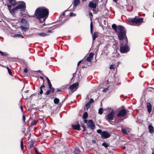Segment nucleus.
Instances as JSON below:
<instances>
[{
  "label": "nucleus",
  "mask_w": 154,
  "mask_h": 154,
  "mask_svg": "<svg viewBox=\"0 0 154 154\" xmlns=\"http://www.w3.org/2000/svg\"><path fill=\"white\" fill-rule=\"evenodd\" d=\"M125 38V42L121 41L120 42V51L122 53L128 52L129 51V49L127 45V39L126 37Z\"/></svg>",
  "instance_id": "nucleus-4"
},
{
  "label": "nucleus",
  "mask_w": 154,
  "mask_h": 154,
  "mask_svg": "<svg viewBox=\"0 0 154 154\" xmlns=\"http://www.w3.org/2000/svg\"><path fill=\"white\" fill-rule=\"evenodd\" d=\"M82 126V128H83V131H86L87 130L86 129V126Z\"/></svg>",
  "instance_id": "nucleus-47"
},
{
  "label": "nucleus",
  "mask_w": 154,
  "mask_h": 154,
  "mask_svg": "<svg viewBox=\"0 0 154 154\" xmlns=\"http://www.w3.org/2000/svg\"><path fill=\"white\" fill-rule=\"evenodd\" d=\"M46 79L48 82L50 81L49 79L48 78V77H46Z\"/></svg>",
  "instance_id": "nucleus-56"
},
{
  "label": "nucleus",
  "mask_w": 154,
  "mask_h": 154,
  "mask_svg": "<svg viewBox=\"0 0 154 154\" xmlns=\"http://www.w3.org/2000/svg\"><path fill=\"white\" fill-rule=\"evenodd\" d=\"M20 27L24 31L26 32L29 29V24L26 19H22L20 21Z\"/></svg>",
  "instance_id": "nucleus-6"
},
{
  "label": "nucleus",
  "mask_w": 154,
  "mask_h": 154,
  "mask_svg": "<svg viewBox=\"0 0 154 154\" xmlns=\"http://www.w3.org/2000/svg\"><path fill=\"white\" fill-rule=\"evenodd\" d=\"M94 100H93V99L92 98H91L90 100L88 102L91 104V103H93L94 102Z\"/></svg>",
  "instance_id": "nucleus-41"
},
{
  "label": "nucleus",
  "mask_w": 154,
  "mask_h": 154,
  "mask_svg": "<svg viewBox=\"0 0 154 154\" xmlns=\"http://www.w3.org/2000/svg\"><path fill=\"white\" fill-rule=\"evenodd\" d=\"M28 92H29V90H27L26 91H25V92L26 93H28Z\"/></svg>",
  "instance_id": "nucleus-64"
},
{
  "label": "nucleus",
  "mask_w": 154,
  "mask_h": 154,
  "mask_svg": "<svg viewBox=\"0 0 154 154\" xmlns=\"http://www.w3.org/2000/svg\"><path fill=\"white\" fill-rule=\"evenodd\" d=\"M89 15L90 16H93V14H92L91 12L89 13Z\"/></svg>",
  "instance_id": "nucleus-61"
},
{
  "label": "nucleus",
  "mask_w": 154,
  "mask_h": 154,
  "mask_svg": "<svg viewBox=\"0 0 154 154\" xmlns=\"http://www.w3.org/2000/svg\"><path fill=\"white\" fill-rule=\"evenodd\" d=\"M143 18L136 17L133 18L129 19V21L131 22L130 24L134 26H138L140 25L142 23L143 20Z\"/></svg>",
  "instance_id": "nucleus-5"
},
{
  "label": "nucleus",
  "mask_w": 154,
  "mask_h": 154,
  "mask_svg": "<svg viewBox=\"0 0 154 154\" xmlns=\"http://www.w3.org/2000/svg\"><path fill=\"white\" fill-rule=\"evenodd\" d=\"M108 89H109L108 87H107L106 88H104L103 90V92H106L107 91V90H108Z\"/></svg>",
  "instance_id": "nucleus-40"
},
{
  "label": "nucleus",
  "mask_w": 154,
  "mask_h": 154,
  "mask_svg": "<svg viewBox=\"0 0 154 154\" xmlns=\"http://www.w3.org/2000/svg\"><path fill=\"white\" fill-rule=\"evenodd\" d=\"M94 56V54L92 53H91L89 55L88 57H90L92 59L93 57Z\"/></svg>",
  "instance_id": "nucleus-34"
},
{
  "label": "nucleus",
  "mask_w": 154,
  "mask_h": 154,
  "mask_svg": "<svg viewBox=\"0 0 154 154\" xmlns=\"http://www.w3.org/2000/svg\"><path fill=\"white\" fill-rule=\"evenodd\" d=\"M69 15L70 17H72V16L74 17L76 16V14H75L74 13H70L69 14Z\"/></svg>",
  "instance_id": "nucleus-39"
},
{
  "label": "nucleus",
  "mask_w": 154,
  "mask_h": 154,
  "mask_svg": "<svg viewBox=\"0 0 154 154\" xmlns=\"http://www.w3.org/2000/svg\"><path fill=\"white\" fill-rule=\"evenodd\" d=\"M93 36V38L92 39L93 41H94L95 40V39L98 36V34L97 32H94L93 35H92Z\"/></svg>",
  "instance_id": "nucleus-20"
},
{
  "label": "nucleus",
  "mask_w": 154,
  "mask_h": 154,
  "mask_svg": "<svg viewBox=\"0 0 154 154\" xmlns=\"http://www.w3.org/2000/svg\"><path fill=\"white\" fill-rule=\"evenodd\" d=\"M8 72L9 75H12V72L10 69H8Z\"/></svg>",
  "instance_id": "nucleus-42"
},
{
  "label": "nucleus",
  "mask_w": 154,
  "mask_h": 154,
  "mask_svg": "<svg viewBox=\"0 0 154 154\" xmlns=\"http://www.w3.org/2000/svg\"><path fill=\"white\" fill-rule=\"evenodd\" d=\"M40 91L39 93L40 94H42L43 93V91L42 88H40Z\"/></svg>",
  "instance_id": "nucleus-45"
},
{
  "label": "nucleus",
  "mask_w": 154,
  "mask_h": 154,
  "mask_svg": "<svg viewBox=\"0 0 154 154\" xmlns=\"http://www.w3.org/2000/svg\"><path fill=\"white\" fill-rule=\"evenodd\" d=\"M40 78L41 79H42V80H43V83H44V82H45V80H44V79L42 77V76H40Z\"/></svg>",
  "instance_id": "nucleus-52"
},
{
  "label": "nucleus",
  "mask_w": 154,
  "mask_h": 154,
  "mask_svg": "<svg viewBox=\"0 0 154 154\" xmlns=\"http://www.w3.org/2000/svg\"><path fill=\"white\" fill-rule=\"evenodd\" d=\"M81 61H82V60H80L79 61L78 63V64H77V65L78 66H79V65L80 64V63H81Z\"/></svg>",
  "instance_id": "nucleus-54"
},
{
  "label": "nucleus",
  "mask_w": 154,
  "mask_h": 154,
  "mask_svg": "<svg viewBox=\"0 0 154 154\" xmlns=\"http://www.w3.org/2000/svg\"><path fill=\"white\" fill-rule=\"evenodd\" d=\"M96 3V4H97L98 2V0H93L92 1Z\"/></svg>",
  "instance_id": "nucleus-48"
},
{
  "label": "nucleus",
  "mask_w": 154,
  "mask_h": 154,
  "mask_svg": "<svg viewBox=\"0 0 154 154\" xmlns=\"http://www.w3.org/2000/svg\"><path fill=\"white\" fill-rule=\"evenodd\" d=\"M78 85L79 84L78 82L75 83L73 84L72 85H70L69 88L70 89H71L72 90H73L74 91L78 88L77 87Z\"/></svg>",
  "instance_id": "nucleus-10"
},
{
  "label": "nucleus",
  "mask_w": 154,
  "mask_h": 154,
  "mask_svg": "<svg viewBox=\"0 0 154 154\" xmlns=\"http://www.w3.org/2000/svg\"><path fill=\"white\" fill-rule=\"evenodd\" d=\"M149 132L151 134L154 133V128L153 126H149Z\"/></svg>",
  "instance_id": "nucleus-15"
},
{
  "label": "nucleus",
  "mask_w": 154,
  "mask_h": 154,
  "mask_svg": "<svg viewBox=\"0 0 154 154\" xmlns=\"http://www.w3.org/2000/svg\"><path fill=\"white\" fill-rule=\"evenodd\" d=\"M34 144V142L32 141L30 142V148H31L32 147H34L33 146V144Z\"/></svg>",
  "instance_id": "nucleus-30"
},
{
  "label": "nucleus",
  "mask_w": 154,
  "mask_h": 154,
  "mask_svg": "<svg viewBox=\"0 0 154 154\" xmlns=\"http://www.w3.org/2000/svg\"><path fill=\"white\" fill-rule=\"evenodd\" d=\"M97 132L98 133L101 134V133L102 132V130L100 129H98L97 130Z\"/></svg>",
  "instance_id": "nucleus-43"
},
{
  "label": "nucleus",
  "mask_w": 154,
  "mask_h": 154,
  "mask_svg": "<svg viewBox=\"0 0 154 154\" xmlns=\"http://www.w3.org/2000/svg\"><path fill=\"white\" fill-rule=\"evenodd\" d=\"M122 132L125 134H126L128 135V134L129 133V130L128 129H126L123 127L122 128Z\"/></svg>",
  "instance_id": "nucleus-14"
},
{
  "label": "nucleus",
  "mask_w": 154,
  "mask_h": 154,
  "mask_svg": "<svg viewBox=\"0 0 154 154\" xmlns=\"http://www.w3.org/2000/svg\"><path fill=\"white\" fill-rule=\"evenodd\" d=\"M110 136V133L107 131H103L101 133V137L103 139L109 138Z\"/></svg>",
  "instance_id": "nucleus-9"
},
{
  "label": "nucleus",
  "mask_w": 154,
  "mask_h": 154,
  "mask_svg": "<svg viewBox=\"0 0 154 154\" xmlns=\"http://www.w3.org/2000/svg\"><path fill=\"white\" fill-rule=\"evenodd\" d=\"M20 146L21 149L23 150L24 148V146L23 145V142L22 139L20 142Z\"/></svg>",
  "instance_id": "nucleus-27"
},
{
  "label": "nucleus",
  "mask_w": 154,
  "mask_h": 154,
  "mask_svg": "<svg viewBox=\"0 0 154 154\" xmlns=\"http://www.w3.org/2000/svg\"><path fill=\"white\" fill-rule=\"evenodd\" d=\"M45 87V86L44 85V83H43V85H42V86H41L40 87V88H44Z\"/></svg>",
  "instance_id": "nucleus-53"
},
{
  "label": "nucleus",
  "mask_w": 154,
  "mask_h": 154,
  "mask_svg": "<svg viewBox=\"0 0 154 154\" xmlns=\"http://www.w3.org/2000/svg\"><path fill=\"white\" fill-rule=\"evenodd\" d=\"M20 109H21V111L22 112H23V107H22V106H20Z\"/></svg>",
  "instance_id": "nucleus-58"
},
{
  "label": "nucleus",
  "mask_w": 154,
  "mask_h": 154,
  "mask_svg": "<svg viewBox=\"0 0 154 154\" xmlns=\"http://www.w3.org/2000/svg\"><path fill=\"white\" fill-rule=\"evenodd\" d=\"M80 152V149L78 148H76L74 151L75 154H79Z\"/></svg>",
  "instance_id": "nucleus-23"
},
{
  "label": "nucleus",
  "mask_w": 154,
  "mask_h": 154,
  "mask_svg": "<svg viewBox=\"0 0 154 154\" xmlns=\"http://www.w3.org/2000/svg\"><path fill=\"white\" fill-rule=\"evenodd\" d=\"M86 60L88 62H90L91 61L92 59L89 57L88 56Z\"/></svg>",
  "instance_id": "nucleus-37"
},
{
  "label": "nucleus",
  "mask_w": 154,
  "mask_h": 154,
  "mask_svg": "<svg viewBox=\"0 0 154 154\" xmlns=\"http://www.w3.org/2000/svg\"><path fill=\"white\" fill-rule=\"evenodd\" d=\"M49 89L51 90V91L52 92V93H53L54 91V90L55 89L54 88L51 87V88H49Z\"/></svg>",
  "instance_id": "nucleus-46"
},
{
  "label": "nucleus",
  "mask_w": 154,
  "mask_h": 154,
  "mask_svg": "<svg viewBox=\"0 0 154 154\" xmlns=\"http://www.w3.org/2000/svg\"><path fill=\"white\" fill-rule=\"evenodd\" d=\"M90 104L91 103H89L88 102V103L86 104V107L87 109H88L89 108Z\"/></svg>",
  "instance_id": "nucleus-33"
},
{
  "label": "nucleus",
  "mask_w": 154,
  "mask_h": 154,
  "mask_svg": "<svg viewBox=\"0 0 154 154\" xmlns=\"http://www.w3.org/2000/svg\"><path fill=\"white\" fill-rule=\"evenodd\" d=\"M37 34V35H40V36H42V37H45L47 35H49V34H48L47 33H43V32H42L41 33H38Z\"/></svg>",
  "instance_id": "nucleus-18"
},
{
  "label": "nucleus",
  "mask_w": 154,
  "mask_h": 154,
  "mask_svg": "<svg viewBox=\"0 0 154 154\" xmlns=\"http://www.w3.org/2000/svg\"><path fill=\"white\" fill-rule=\"evenodd\" d=\"M114 116V112L113 111H112L110 113L106 116L105 118L107 121L109 122L111 120H113Z\"/></svg>",
  "instance_id": "nucleus-7"
},
{
  "label": "nucleus",
  "mask_w": 154,
  "mask_h": 154,
  "mask_svg": "<svg viewBox=\"0 0 154 154\" xmlns=\"http://www.w3.org/2000/svg\"><path fill=\"white\" fill-rule=\"evenodd\" d=\"M9 2L12 5L14 6L16 5V2L15 0H8Z\"/></svg>",
  "instance_id": "nucleus-19"
},
{
  "label": "nucleus",
  "mask_w": 154,
  "mask_h": 154,
  "mask_svg": "<svg viewBox=\"0 0 154 154\" xmlns=\"http://www.w3.org/2000/svg\"><path fill=\"white\" fill-rule=\"evenodd\" d=\"M87 126H88V127H87L88 128H89V129H93L94 128H95V126H94V125Z\"/></svg>",
  "instance_id": "nucleus-35"
},
{
  "label": "nucleus",
  "mask_w": 154,
  "mask_h": 154,
  "mask_svg": "<svg viewBox=\"0 0 154 154\" xmlns=\"http://www.w3.org/2000/svg\"><path fill=\"white\" fill-rule=\"evenodd\" d=\"M62 103H60L59 104V105H60V107H61L62 106Z\"/></svg>",
  "instance_id": "nucleus-63"
},
{
  "label": "nucleus",
  "mask_w": 154,
  "mask_h": 154,
  "mask_svg": "<svg viewBox=\"0 0 154 154\" xmlns=\"http://www.w3.org/2000/svg\"><path fill=\"white\" fill-rule=\"evenodd\" d=\"M51 92V90H48L46 91V93L45 94L46 95H48Z\"/></svg>",
  "instance_id": "nucleus-36"
},
{
  "label": "nucleus",
  "mask_w": 154,
  "mask_h": 154,
  "mask_svg": "<svg viewBox=\"0 0 154 154\" xmlns=\"http://www.w3.org/2000/svg\"><path fill=\"white\" fill-rule=\"evenodd\" d=\"M8 8L9 10L10 11L11 9V5H8Z\"/></svg>",
  "instance_id": "nucleus-50"
},
{
  "label": "nucleus",
  "mask_w": 154,
  "mask_h": 154,
  "mask_svg": "<svg viewBox=\"0 0 154 154\" xmlns=\"http://www.w3.org/2000/svg\"><path fill=\"white\" fill-rule=\"evenodd\" d=\"M89 6L91 8H94L96 7L97 4L93 2L92 1H91L89 4Z\"/></svg>",
  "instance_id": "nucleus-12"
},
{
  "label": "nucleus",
  "mask_w": 154,
  "mask_h": 154,
  "mask_svg": "<svg viewBox=\"0 0 154 154\" xmlns=\"http://www.w3.org/2000/svg\"><path fill=\"white\" fill-rule=\"evenodd\" d=\"M13 37L14 38H16V37H21L22 38H24V37L23 36H22L20 34H16L14 35Z\"/></svg>",
  "instance_id": "nucleus-24"
},
{
  "label": "nucleus",
  "mask_w": 154,
  "mask_h": 154,
  "mask_svg": "<svg viewBox=\"0 0 154 154\" xmlns=\"http://www.w3.org/2000/svg\"><path fill=\"white\" fill-rule=\"evenodd\" d=\"M54 101L55 104H57L59 102V99L57 98H55L54 99Z\"/></svg>",
  "instance_id": "nucleus-25"
},
{
  "label": "nucleus",
  "mask_w": 154,
  "mask_h": 154,
  "mask_svg": "<svg viewBox=\"0 0 154 154\" xmlns=\"http://www.w3.org/2000/svg\"><path fill=\"white\" fill-rule=\"evenodd\" d=\"M88 117V113L87 112H85L82 116V118L85 120Z\"/></svg>",
  "instance_id": "nucleus-22"
},
{
  "label": "nucleus",
  "mask_w": 154,
  "mask_h": 154,
  "mask_svg": "<svg viewBox=\"0 0 154 154\" xmlns=\"http://www.w3.org/2000/svg\"><path fill=\"white\" fill-rule=\"evenodd\" d=\"M84 122L87 124V125H94L92 120H88L87 119H85L84 120Z\"/></svg>",
  "instance_id": "nucleus-13"
},
{
  "label": "nucleus",
  "mask_w": 154,
  "mask_h": 154,
  "mask_svg": "<svg viewBox=\"0 0 154 154\" xmlns=\"http://www.w3.org/2000/svg\"><path fill=\"white\" fill-rule=\"evenodd\" d=\"M102 145L104 146L106 148H107L109 146V145L107 144L106 143L104 142L103 143Z\"/></svg>",
  "instance_id": "nucleus-29"
},
{
  "label": "nucleus",
  "mask_w": 154,
  "mask_h": 154,
  "mask_svg": "<svg viewBox=\"0 0 154 154\" xmlns=\"http://www.w3.org/2000/svg\"><path fill=\"white\" fill-rule=\"evenodd\" d=\"M122 148L123 149H125V148H126V147H125V146H123V147H122Z\"/></svg>",
  "instance_id": "nucleus-62"
},
{
  "label": "nucleus",
  "mask_w": 154,
  "mask_h": 154,
  "mask_svg": "<svg viewBox=\"0 0 154 154\" xmlns=\"http://www.w3.org/2000/svg\"><path fill=\"white\" fill-rule=\"evenodd\" d=\"M80 1L79 0H74V3L75 7L79 5L80 3Z\"/></svg>",
  "instance_id": "nucleus-17"
},
{
  "label": "nucleus",
  "mask_w": 154,
  "mask_h": 154,
  "mask_svg": "<svg viewBox=\"0 0 154 154\" xmlns=\"http://www.w3.org/2000/svg\"><path fill=\"white\" fill-rule=\"evenodd\" d=\"M17 10L16 7H15L13 8L12 9H11L9 11L12 14H14L15 12V11L16 10Z\"/></svg>",
  "instance_id": "nucleus-21"
},
{
  "label": "nucleus",
  "mask_w": 154,
  "mask_h": 154,
  "mask_svg": "<svg viewBox=\"0 0 154 154\" xmlns=\"http://www.w3.org/2000/svg\"><path fill=\"white\" fill-rule=\"evenodd\" d=\"M146 106L148 112L149 113H150L152 110V106L151 103L149 102H147L146 103Z\"/></svg>",
  "instance_id": "nucleus-11"
},
{
  "label": "nucleus",
  "mask_w": 154,
  "mask_h": 154,
  "mask_svg": "<svg viewBox=\"0 0 154 154\" xmlns=\"http://www.w3.org/2000/svg\"><path fill=\"white\" fill-rule=\"evenodd\" d=\"M80 126H71L72 128L74 130L80 131L81 130Z\"/></svg>",
  "instance_id": "nucleus-16"
},
{
  "label": "nucleus",
  "mask_w": 154,
  "mask_h": 154,
  "mask_svg": "<svg viewBox=\"0 0 154 154\" xmlns=\"http://www.w3.org/2000/svg\"><path fill=\"white\" fill-rule=\"evenodd\" d=\"M93 28V24H92V22H91V24H90V30H91V32L92 34Z\"/></svg>",
  "instance_id": "nucleus-32"
},
{
  "label": "nucleus",
  "mask_w": 154,
  "mask_h": 154,
  "mask_svg": "<svg viewBox=\"0 0 154 154\" xmlns=\"http://www.w3.org/2000/svg\"><path fill=\"white\" fill-rule=\"evenodd\" d=\"M103 108H100L99 109L98 113L100 115H101L103 112Z\"/></svg>",
  "instance_id": "nucleus-28"
},
{
  "label": "nucleus",
  "mask_w": 154,
  "mask_h": 154,
  "mask_svg": "<svg viewBox=\"0 0 154 154\" xmlns=\"http://www.w3.org/2000/svg\"><path fill=\"white\" fill-rule=\"evenodd\" d=\"M127 112L124 109H122L118 112L115 119V121L117 123H119L122 121L124 119L128 117L127 115Z\"/></svg>",
  "instance_id": "nucleus-3"
},
{
  "label": "nucleus",
  "mask_w": 154,
  "mask_h": 154,
  "mask_svg": "<svg viewBox=\"0 0 154 154\" xmlns=\"http://www.w3.org/2000/svg\"><path fill=\"white\" fill-rule=\"evenodd\" d=\"M93 11L94 13V14H96V13H97V12H96L95 10H94Z\"/></svg>",
  "instance_id": "nucleus-60"
},
{
  "label": "nucleus",
  "mask_w": 154,
  "mask_h": 154,
  "mask_svg": "<svg viewBox=\"0 0 154 154\" xmlns=\"http://www.w3.org/2000/svg\"><path fill=\"white\" fill-rule=\"evenodd\" d=\"M67 96L68 95H67L66 97H65V98L63 100L62 102V103H63L64 101V100H65L67 98Z\"/></svg>",
  "instance_id": "nucleus-59"
},
{
  "label": "nucleus",
  "mask_w": 154,
  "mask_h": 154,
  "mask_svg": "<svg viewBox=\"0 0 154 154\" xmlns=\"http://www.w3.org/2000/svg\"><path fill=\"white\" fill-rule=\"evenodd\" d=\"M34 149L35 150V152H37V151H38V150H37V149L36 148V147H34Z\"/></svg>",
  "instance_id": "nucleus-55"
},
{
  "label": "nucleus",
  "mask_w": 154,
  "mask_h": 154,
  "mask_svg": "<svg viewBox=\"0 0 154 154\" xmlns=\"http://www.w3.org/2000/svg\"><path fill=\"white\" fill-rule=\"evenodd\" d=\"M16 7L17 9H20L21 11H24L23 12H24L26 7V4L24 2H21V4H19Z\"/></svg>",
  "instance_id": "nucleus-8"
},
{
  "label": "nucleus",
  "mask_w": 154,
  "mask_h": 154,
  "mask_svg": "<svg viewBox=\"0 0 154 154\" xmlns=\"http://www.w3.org/2000/svg\"><path fill=\"white\" fill-rule=\"evenodd\" d=\"M110 69H114V65H111L110 66Z\"/></svg>",
  "instance_id": "nucleus-49"
},
{
  "label": "nucleus",
  "mask_w": 154,
  "mask_h": 154,
  "mask_svg": "<svg viewBox=\"0 0 154 154\" xmlns=\"http://www.w3.org/2000/svg\"><path fill=\"white\" fill-rule=\"evenodd\" d=\"M49 14V11L45 7H41L36 9L35 13V17L39 20L41 23L45 22Z\"/></svg>",
  "instance_id": "nucleus-1"
},
{
  "label": "nucleus",
  "mask_w": 154,
  "mask_h": 154,
  "mask_svg": "<svg viewBox=\"0 0 154 154\" xmlns=\"http://www.w3.org/2000/svg\"><path fill=\"white\" fill-rule=\"evenodd\" d=\"M48 86H49V88H51V87H52V85L51 83V82L50 81H49L48 82Z\"/></svg>",
  "instance_id": "nucleus-38"
},
{
  "label": "nucleus",
  "mask_w": 154,
  "mask_h": 154,
  "mask_svg": "<svg viewBox=\"0 0 154 154\" xmlns=\"http://www.w3.org/2000/svg\"><path fill=\"white\" fill-rule=\"evenodd\" d=\"M52 32L51 30H49L47 32L48 33H52Z\"/></svg>",
  "instance_id": "nucleus-57"
},
{
  "label": "nucleus",
  "mask_w": 154,
  "mask_h": 154,
  "mask_svg": "<svg viewBox=\"0 0 154 154\" xmlns=\"http://www.w3.org/2000/svg\"><path fill=\"white\" fill-rule=\"evenodd\" d=\"M112 28L117 33V35L120 40H122L126 37V32L124 27L122 26H117L115 24L112 25Z\"/></svg>",
  "instance_id": "nucleus-2"
},
{
  "label": "nucleus",
  "mask_w": 154,
  "mask_h": 154,
  "mask_svg": "<svg viewBox=\"0 0 154 154\" xmlns=\"http://www.w3.org/2000/svg\"><path fill=\"white\" fill-rule=\"evenodd\" d=\"M26 119V116L25 114H23V120L24 122Z\"/></svg>",
  "instance_id": "nucleus-44"
},
{
  "label": "nucleus",
  "mask_w": 154,
  "mask_h": 154,
  "mask_svg": "<svg viewBox=\"0 0 154 154\" xmlns=\"http://www.w3.org/2000/svg\"><path fill=\"white\" fill-rule=\"evenodd\" d=\"M23 71L25 73H27L28 72V69L27 68H25L24 69Z\"/></svg>",
  "instance_id": "nucleus-51"
},
{
  "label": "nucleus",
  "mask_w": 154,
  "mask_h": 154,
  "mask_svg": "<svg viewBox=\"0 0 154 154\" xmlns=\"http://www.w3.org/2000/svg\"><path fill=\"white\" fill-rule=\"evenodd\" d=\"M0 54L2 56H7L8 55V54L6 52H3L0 51Z\"/></svg>",
  "instance_id": "nucleus-26"
},
{
  "label": "nucleus",
  "mask_w": 154,
  "mask_h": 154,
  "mask_svg": "<svg viewBox=\"0 0 154 154\" xmlns=\"http://www.w3.org/2000/svg\"><path fill=\"white\" fill-rule=\"evenodd\" d=\"M37 123V121L36 120H34L32 122L31 125H35Z\"/></svg>",
  "instance_id": "nucleus-31"
}]
</instances>
